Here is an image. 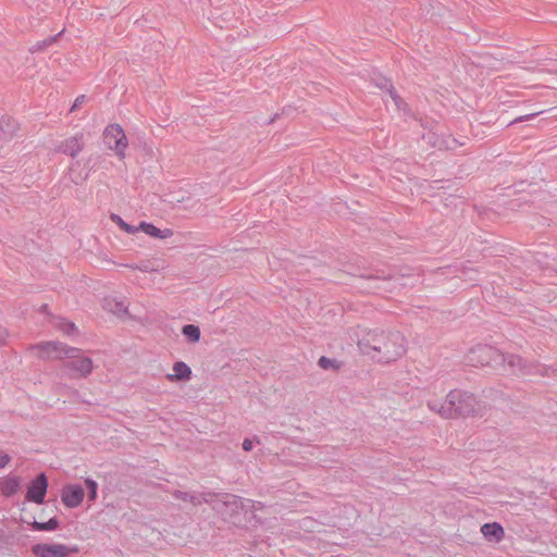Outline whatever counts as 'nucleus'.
<instances>
[{"mask_svg": "<svg viewBox=\"0 0 557 557\" xmlns=\"http://www.w3.org/2000/svg\"><path fill=\"white\" fill-rule=\"evenodd\" d=\"M85 496V491L79 484H67L62 488L61 500L67 508L78 507Z\"/></svg>", "mask_w": 557, "mask_h": 557, "instance_id": "10", "label": "nucleus"}, {"mask_svg": "<svg viewBox=\"0 0 557 557\" xmlns=\"http://www.w3.org/2000/svg\"><path fill=\"white\" fill-rule=\"evenodd\" d=\"M481 532L488 541L500 542L505 535L504 528L498 522L484 523L481 527Z\"/></svg>", "mask_w": 557, "mask_h": 557, "instance_id": "13", "label": "nucleus"}, {"mask_svg": "<svg viewBox=\"0 0 557 557\" xmlns=\"http://www.w3.org/2000/svg\"><path fill=\"white\" fill-rule=\"evenodd\" d=\"M182 334L188 339L190 343H198L200 341L201 332L198 325L195 324H185L182 327Z\"/></svg>", "mask_w": 557, "mask_h": 557, "instance_id": "20", "label": "nucleus"}, {"mask_svg": "<svg viewBox=\"0 0 557 557\" xmlns=\"http://www.w3.org/2000/svg\"><path fill=\"white\" fill-rule=\"evenodd\" d=\"M81 99H84V96H82L81 98H76V101H75V104H74V106H76V104H81V101H79Z\"/></svg>", "mask_w": 557, "mask_h": 557, "instance_id": "32", "label": "nucleus"}, {"mask_svg": "<svg viewBox=\"0 0 557 557\" xmlns=\"http://www.w3.org/2000/svg\"><path fill=\"white\" fill-rule=\"evenodd\" d=\"M78 552L77 546H67L64 544L38 543L32 546V553L36 557H70L71 554Z\"/></svg>", "mask_w": 557, "mask_h": 557, "instance_id": "7", "label": "nucleus"}, {"mask_svg": "<svg viewBox=\"0 0 557 557\" xmlns=\"http://www.w3.org/2000/svg\"><path fill=\"white\" fill-rule=\"evenodd\" d=\"M173 371L174 373L166 375L171 382L187 381L191 377V369L184 361H176L173 364Z\"/></svg>", "mask_w": 557, "mask_h": 557, "instance_id": "14", "label": "nucleus"}, {"mask_svg": "<svg viewBox=\"0 0 557 557\" xmlns=\"http://www.w3.org/2000/svg\"><path fill=\"white\" fill-rule=\"evenodd\" d=\"M172 496H173L175 499H178V500L189 502V503H191L194 506H199V505H201V499H200V497H198V495L190 494V493H188V492H183V491H180V490H175V491L172 493Z\"/></svg>", "mask_w": 557, "mask_h": 557, "instance_id": "24", "label": "nucleus"}, {"mask_svg": "<svg viewBox=\"0 0 557 557\" xmlns=\"http://www.w3.org/2000/svg\"><path fill=\"white\" fill-rule=\"evenodd\" d=\"M110 220L119 226V228L127 234H136L140 231L139 225L133 226L128 223H126L120 215L113 213L110 215Z\"/></svg>", "mask_w": 557, "mask_h": 557, "instance_id": "21", "label": "nucleus"}, {"mask_svg": "<svg viewBox=\"0 0 557 557\" xmlns=\"http://www.w3.org/2000/svg\"><path fill=\"white\" fill-rule=\"evenodd\" d=\"M428 407L445 419L473 417L481 410V405L472 393L457 388L451 389L443 403L428 401Z\"/></svg>", "mask_w": 557, "mask_h": 557, "instance_id": "3", "label": "nucleus"}, {"mask_svg": "<svg viewBox=\"0 0 557 557\" xmlns=\"http://www.w3.org/2000/svg\"><path fill=\"white\" fill-rule=\"evenodd\" d=\"M467 362L472 367H496L505 363V355L488 345H476L467 356Z\"/></svg>", "mask_w": 557, "mask_h": 557, "instance_id": "4", "label": "nucleus"}, {"mask_svg": "<svg viewBox=\"0 0 557 557\" xmlns=\"http://www.w3.org/2000/svg\"><path fill=\"white\" fill-rule=\"evenodd\" d=\"M505 363H507L517 375L543 374L544 370V367L540 363L527 361L517 355L505 356Z\"/></svg>", "mask_w": 557, "mask_h": 557, "instance_id": "8", "label": "nucleus"}, {"mask_svg": "<svg viewBox=\"0 0 557 557\" xmlns=\"http://www.w3.org/2000/svg\"><path fill=\"white\" fill-rule=\"evenodd\" d=\"M60 331H62L66 335H71L76 332V326L73 322L62 321L59 324Z\"/></svg>", "mask_w": 557, "mask_h": 557, "instance_id": "28", "label": "nucleus"}, {"mask_svg": "<svg viewBox=\"0 0 557 557\" xmlns=\"http://www.w3.org/2000/svg\"><path fill=\"white\" fill-rule=\"evenodd\" d=\"M213 509L220 512L225 519L232 520L244 512V500L236 495L223 494L222 498L214 503Z\"/></svg>", "mask_w": 557, "mask_h": 557, "instance_id": "6", "label": "nucleus"}, {"mask_svg": "<svg viewBox=\"0 0 557 557\" xmlns=\"http://www.w3.org/2000/svg\"><path fill=\"white\" fill-rule=\"evenodd\" d=\"M103 308L115 315H124L127 313V307L125 304L122 300H116L114 298H104Z\"/></svg>", "mask_w": 557, "mask_h": 557, "instance_id": "16", "label": "nucleus"}, {"mask_svg": "<svg viewBox=\"0 0 557 557\" xmlns=\"http://www.w3.org/2000/svg\"><path fill=\"white\" fill-rule=\"evenodd\" d=\"M483 395L492 400H506L508 398L504 389L500 387V385L484 388Z\"/></svg>", "mask_w": 557, "mask_h": 557, "instance_id": "23", "label": "nucleus"}, {"mask_svg": "<svg viewBox=\"0 0 557 557\" xmlns=\"http://www.w3.org/2000/svg\"><path fill=\"white\" fill-rule=\"evenodd\" d=\"M30 349L38 350V358L42 360H61L67 358L63 368L70 371V376L74 379L86 377L94 369V362L89 357L83 356L82 350L69 346L61 342H40L32 345Z\"/></svg>", "mask_w": 557, "mask_h": 557, "instance_id": "2", "label": "nucleus"}, {"mask_svg": "<svg viewBox=\"0 0 557 557\" xmlns=\"http://www.w3.org/2000/svg\"><path fill=\"white\" fill-rule=\"evenodd\" d=\"M139 228L152 239L166 240L173 237V231L171 228H161L148 222H141Z\"/></svg>", "mask_w": 557, "mask_h": 557, "instance_id": "11", "label": "nucleus"}, {"mask_svg": "<svg viewBox=\"0 0 557 557\" xmlns=\"http://www.w3.org/2000/svg\"><path fill=\"white\" fill-rule=\"evenodd\" d=\"M358 347L377 362L389 363L406 352V339L399 331L369 330L359 339Z\"/></svg>", "mask_w": 557, "mask_h": 557, "instance_id": "1", "label": "nucleus"}, {"mask_svg": "<svg viewBox=\"0 0 557 557\" xmlns=\"http://www.w3.org/2000/svg\"><path fill=\"white\" fill-rule=\"evenodd\" d=\"M253 447V442L250 438H245L243 442V449L245 451H250Z\"/></svg>", "mask_w": 557, "mask_h": 557, "instance_id": "31", "label": "nucleus"}, {"mask_svg": "<svg viewBox=\"0 0 557 557\" xmlns=\"http://www.w3.org/2000/svg\"><path fill=\"white\" fill-rule=\"evenodd\" d=\"M81 99H84V96H82L81 98H76V101H75V104H74V106H76V104H81V101H79Z\"/></svg>", "mask_w": 557, "mask_h": 557, "instance_id": "33", "label": "nucleus"}, {"mask_svg": "<svg viewBox=\"0 0 557 557\" xmlns=\"http://www.w3.org/2000/svg\"><path fill=\"white\" fill-rule=\"evenodd\" d=\"M58 149H59V151H61L67 156L76 157L83 149V136L75 135V136L65 138L59 145Z\"/></svg>", "mask_w": 557, "mask_h": 557, "instance_id": "12", "label": "nucleus"}, {"mask_svg": "<svg viewBox=\"0 0 557 557\" xmlns=\"http://www.w3.org/2000/svg\"><path fill=\"white\" fill-rule=\"evenodd\" d=\"M11 460V457L3 453V451H0V469L1 468H4Z\"/></svg>", "mask_w": 557, "mask_h": 557, "instance_id": "29", "label": "nucleus"}, {"mask_svg": "<svg viewBox=\"0 0 557 557\" xmlns=\"http://www.w3.org/2000/svg\"><path fill=\"white\" fill-rule=\"evenodd\" d=\"M318 366L323 369V370H334V371H338L342 366H343V362L342 361H338L337 359H332V358H329V357H325V356H322L319 358L318 360Z\"/></svg>", "mask_w": 557, "mask_h": 557, "instance_id": "25", "label": "nucleus"}, {"mask_svg": "<svg viewBox=\"0 0 557 557\" xmlns=\"http://www.w3.org/2000/svg\"><path fill=\"white\" fill-rule=\"evenodd\" d=\"M368 280L369 282L373 283V285H369L370 288L386 290L385 285L392 280V276H369Z\"/></svg>", "mask_w": 557, "mask_h": 557, "instance_id": "27", "label": "nucleus"}, {"mask_svg": "<svg viewBox=\"0 0 557 557\" xmlns=\"http://www.w3.org/2000/svg\"><path fill=\"white\" fill-rule=\"evenodd\" d=\"M129 267L141 272H157L163 268V262H160L159 260H144L135 265Z\"/></svg>", "mask_w": 557, "mask_h": 557, "instance_id": "18", "label": "nucleus"}, {"mask_svg": "<svg viewBox=\"0 0 557 557\" xmlns=\"http://www.w3.org/2000/svg\"><path fill=\"white\" fill-rule=\"evenodd\" d=\"M213 495H214L213 493L209 492V493H202V494L198 495V497H200L201 504H203V503L205 504H210L212 502L211 498H212Z\"/></svg>", "mask_w": 557, "mask_h": 557, "instance_id": "30", "label": "nucleus"}, {"mask_svg": "<svg viewBox=\"0 0 557 557\" xmlns=\"http://www.w3.org/2000/svg\"><path fill=\"white\" fill-rule=\"evenodd\" d=\"M381 90L385 91L394 101L398 109H405V103L401 98L397 95L393 84L386 78H380L375 84Z\"/></svg>", "mask_w": 557, "mask_h": 557, "instance_id": "15", "label": "nucleus"}, {"mask_svg": "<svg viewBox=\"0 0 557 557\" xmlns=\"http://www.w3.org/2000/svg\"><path fill=\"white\" fill-rule=\"evenodd\" d=\"M30 527L35 531H54V530L59 529L60 521L57 517H52L46 522H39V521L34 520L30 523Z\"/></svg>", "mask_w": 557, "mask_h": 557, "instance_id": "19", "label": "nucleus"}, {"mask_svg": "<svg viewBox=\"0 0 557 557\" xmlns=\"http://www.w3.org/2000/svg\"><path fill=\"white\" fill-rule=\"evenodd\" d=\"M110 220L119 226V228L127 234H136L140 231L139 225L133 226L128 223H126L120 215L113 213L110 215Z\"/></svg>", "mask_w": 557, "mask_h": 557, "instance_id": "22", "label": "nucleus"}, {"mask_svg": "<svg viewBox=\"0 0 557 557\" xmlns=\"http://www.w3.org/2000/svg\"><path fill=\"white\" fill-rule=\"evenodd\" d=\"M85 486L87 488V496L89 502H95L98 497V483L90 478L85 480Z\"/></svg>", "mask_w": 557, "mask_h": 557, "instance_id": "26", "label": "nucleus"}, {"mask_svg": "<svg viewBox=\"0 0 557 557\" xmlns=\"http://www.w3.org/2000/svg\"><path fill=\"white\" fill-rule=\"evenodd\" d=\"M103 140L106 146L113 150L119 159L125 158L128 140L121 125H108L103 132Z\"/></svg>", "mask_w": 557, "mask_h": 557, "instance_id": "5", "label": "nucleus"}, {"mask_svg": "<svg viewBox=\"0 0 557 557\" xmlns=\"http://www.w3.org/2000/svg\"><path fill=\"white\" fill-rule=\"evenodd\" d=\"M18 488L20 479L17 476H10L1 483V493L7 497L13 496Z\"/></svg>", "mask_w": 557, "mask_h": 557, "instance_id": "17", "label": "nucleus"}, {"mask_svg": "<svg viewBox=\"0 0 557 557\" xmlns=\"http://www.w3.org/2000/svg\"><path fill=\"white\" fill-rule=\"evenodd\" d=\"M48 488V478L46 473L40 472L34 480L30 481L25 498L28 502L41 505L45 502V497Z\"/></svg>", "mask_w": 557, "mask_h": 557, "instance_id": "9", "label": "nucleus"}]
</instances>
